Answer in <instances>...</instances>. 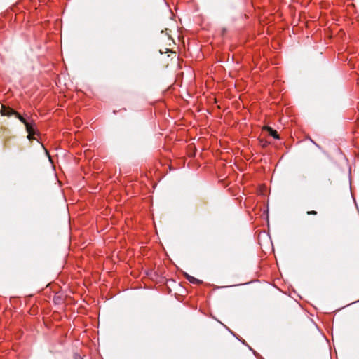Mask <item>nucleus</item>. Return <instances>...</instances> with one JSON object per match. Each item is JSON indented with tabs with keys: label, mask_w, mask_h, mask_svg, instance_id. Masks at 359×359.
<instances>
[{
	"label": "nucleus",
	"mask_w": 359,
	"mask_h": 359,
	"mask_svg": "<svg viewBox=\"0 0 359 359\" xmlns=\"http://www.w3.org/2000/svg\"><path fill=\"white\" fill-rule=\"evenodd\" d=\"M25 127H26V130L27 132L28 133V135H27V138L31 140L32 139H34V137L33 135L36 133L35 131H34V126L32 123H30L29 122H27L26 121V119L25 118V121L22 122Z\"/></svg>",
	"instance_id": "f03ea898"
},
{
	"label": "nucleus",
	"mask_w": 359,
	"mask_h": 359,
	"mask_svg": "<svg viewBox=\"0 0 359 359\" xmlns=\"http://www.w3.org/2000/svg\"><path fill=\"white\" fill-rule=\"evenodd\" d=\"M0 113L2 116H11V115H15L21 122L25 121L24 117H22L18 112L15 111L10 107H6L2 105Z\"/></svg>",
	"instance_id": "f257e3e1"
},
{
	"label": "nucleus",
	"mask_w": 359,
	"mask_h": 359,
	"mask_svg": "<svg viewBox=\"0 0 359 359\" xmlns=\"http://www.w3.org/2000/svg\"><path fill=\"white\" fill-rule=\"evenodd\" d=\"M186 276H187V279L190 283H191L198 284V283H201V281H200L198 279H197V278H194V277H193V276H189V275H188V274H186Z\"/></svg>",
	"instance_id": "20e7f679"
},
{
	"label": "nucleus",
	"mask_w": 359,
	"mask_h": 359,
	"mask_svg": "<svg viewBox=\"0 0 359 359\" xmlns=\"http://www.w3.org/2000/svg\"><path fill=\"white\" fill-rule=\"evenodd\" d=\"M307 214H308V215H316V214H317V212H316V211L311 210V211H308V212H307Z\"/></svg>",
	"instance_id": "39448f33"
},
{
	"label": "nucleus",
	"mask_w": 359,
	"mask_h": 359,
	"mask_svg": "<svg viewBox=\"0 0 359 359\" xmlns=\"http://www.w3.org/2000/svg\"><path fill=\"white\" fill-rule=\"evenodd\" d=\"M264 129L266 130L269 132V133L271 136H273L274 138L279 139V136H278L276 130H273L272 128L269 127V126H265Z\"/></svg>",
	"instance_id": "7ed1b4c3"
}]
</instances>
